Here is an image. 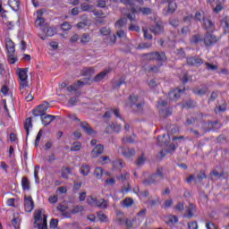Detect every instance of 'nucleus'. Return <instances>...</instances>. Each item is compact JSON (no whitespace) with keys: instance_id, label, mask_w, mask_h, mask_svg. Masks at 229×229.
<instances>
[{"instance_id":"obj_35","label":"nucleus","mask_w":229,"mask_h":229,"mask_svg":"<svg viewBox=\"0 0 229 229\" xmlns=\"http://www.w3.org/2000/svg\"><path fill=\"white\" fill-rule=\"evenodd\" d=\"M21 187H22V191H30V180L28 179V177H22L21 179Z\"/></svg>"},{"instance_id":"obj_59","label":"nucleus","mask_w":229,"mask_h":229,"mask_svg":"<svg viewBox=\"0 0 229 229\" xmlns=\"http://www.w3.org/2000/svg\"><path fill=\"white\" fill-rule=\"evenodd\" d=\"M153 46L151 43H140L138 45L137 49H149Z\"/></svg>"},{"instance_id":"obj_29","label":"nucleus","mask_w":229,"mask_h":229,"mask_svg":"<svg viewBox=\"0 0 229 229\" xmlns=\"http://www.w3.org/2000/svg\"><path fill=\"white\" fill-rule=\"evenodd\" d=\"M165 137H168L169 139V134H164L163 136H158L157 137V145L160 147L163 146H167V144H169V140H165Z\"/></svg>"},{"instance_id":"obj_37","label":"nucleus","mask_w":229,"mask_h":229,"mask_svg":"<svg viewBox=\"0 0 229 229\" xmlns=\"http://www.w3.org/2000/svg\"><path fill=\"white\" fill-rule=\"evenodd\" d=\"M67 206L64 205V204H60L57 206V210L59 212H62L63 216H65V217H70L69 216V212H66L67 211Z\"/></svg>"},{"instance_id":"obj_27","label":"nucleus","mask_w":229,"mask_h":229,"mask_svg":"<svg viewBox=\"0 0 229 229\" xmlns=\"http://www.w3.org/2000/svg\"><path fill=\"white\" fill-rule=\"evenodd\" d=\"M24 130L27 135H30V128H33V119L29 117L24 122Z\"/></svg>"},{"instance_id":"obj_44","label":"nucleus","mask_w":229,"mask_h":229,"mask_svg":"<svg viewBox=\"0 0 229 229\" xmlns=\"http://www.w3.org/2000/svg\"><path fill=\"white\" fill-rule=\"evenodd\" d=\"M7 61L11 65H13V64H15V62H17V56H15V55H13V53H8Z\"/></svg>"},{"instance_id":"obj_26","label":"nucleus","mask_w":229,"mask_h":229,"mask_svg":"<svg viewBox=\"0 0 229 229\" xmlns=\"http://www.w3.org/2000/svg\"><path fill=\"white\" fill-rule=\"evenodd\" d=\"M207 19L204 11H198L195 13L194 21L197 22H203Z\"/></svg>"},{"instance_id":"obj_9","label":"nucleus","mask_w":229,"mask_h":229,"mask_svg":"<svg viewBox=\"0 0 229 229\" xmlns=\"http://www.w3.org/2000/svg\"><path fill=\"white\" fill-rule=\"evenodd\" d=\"M89 83L83 81H77L73 84L67 87L68 92H76V96H81V91H78L79 87H83V85H88Z\"/></svg>"},{"instance_id":"obj_62","label":"nucleus","mask_w":229,"mask_h":229,"mask_svg":"<svg viewBox=\"0 0 229 229\" xmlns=\"http://www.w3.org/2000/svg\"><path fill=\"white\" fill-rule=\"evenodd\" d=\"M168 223L171 225H174L175 223H178V216L174 215H171L168 216Z\"/></svg>"},{"instance_id":"obj_42","label":"nucleus","mask_w":229,"mask_h":229,"mask_svg":"<svg viewBox=\"0 0 229 229\" xmlns=\"http://www.w3.org/2000/svg\"><path fill=\"white\" fill-rule=\"evenodd\" d=\"M38 229H47V216L43 215L42 224H37Z\"/></svg>"},{"instance_id":"obj_11","label":"nucleus","mask_w":229,"mask_h":229,"mask_svg":"<svg viewBox=\"0 0 229 229\" xmlns=\"http://www.w3.org/2000/svg\"><path fill=\"white\" fill-rule=\"evenodd\" d=\"M118 151L125 158H131V157H135L136 155L135 148H130L129 147H120Z\"/></svg>"},{"instance_id":"obj_2","label":"nucleus","mask_w":229,"mask_h":229,"mask_svg":"<svg viewBox=\"0 0 229 229\" xmlns=\"http://www.w3.org/2000/svg\"><path fill=\"white\" fill-rule=\"evenodd\" d=\"M145 105L146 102L144 100H139V95H135L134 93L130 95L127 106H130L133 114H135V112H142Z\"/></svg>"},{"instance_id":"obj_3","label":"nucleus","mask_w":229,"mask_h":229,"mask_svg":"<svg viewBox=\"0 0 229 229\" xmlns=\"http://www.w3.org/2000/svg\"><path fill=\"white\" fill-rule=\"evenodd\" d=\"M164 180V168L157 167L155 174H151L148 179L142 182L145 187H148V185H153L155 183H158Z\"/></svg>"},{"instance_id":"obj_49","label":"nucleus","mask_w":229,"mask_h":229,"mask_svg":"<svg viewBox=\"0 0 229 229\" xmlns=\"http://www.w3.org/2000/svg\"><path fill=\"white\" fill-rule=\"evenodd\" d=\"M69 174H71V168H69V167H65L61 172V176L64 180H67V178H69Z\"/></svg>"},{"instance_id":"obj_40","label":"nucleus","mask_w":229,"mask_h":229,"mask_svg":"<svg viewBox=\"0 0 229 229\" xmlns=\"http://www.w3.org/2000/svg\"><path fill=\"white\" fill-rule=\"evenodd\" d=\"M109 128H111L112 131H114V133H119L121 130H123V126L121 124H117L115 123H113L109 125Z\"/></svg>"},{"instance_id":"obj_47","label":"nucleus","mask_w":229,"mask_h":229,"mask_svg":"<svg viewBox=\"0 0 229 229\" xmlns=\"http://www.w3.org/2000/svg\"><path fill=\"white\" fill-rule=\"evenodd\" d=\"M139 12H141L143 15H151L153 10L149 7H140Z\"/></svg>"},{"instance_id":"obj_34","label":"nucleus","mask_w":229,"mask_h":229,"mask_svg":"<svg viewBox=\"0 0 229 229\" xmlns=\"http://www.w3.org/2000/svg\"><path fill=\"white\" fill-rule=\"evenodd\" d=\"M128 19L126 18H120L114 24V28H124V25L127 24Z\"/></svg>"},{"instance_id":"obj_39","label":"nucleus","mask_w":229,"mask_h":229,"mask_svg":"<svg viewBox=\"0 0 229 229\" xmlns=\"http://www.w3.org/2000/svg\"><path fill=\"white\" fill-rule=\"evenodd\" d=\"M160 115H162V117H169V115H173V108L167 107V108L162 109L160 111Z\"/></svg>"},{"instance_id":"obj_41","label":"nucleus","mask_w":229,"mask_h":229,"mask_svg":"<svg viewBox=\"0 0 229 229\" xmlns=\"http://www.w3.org/2000/svg\"><path fill=\"white\" fill-rule=\"evenodd\" d=\"M97 216L100 221V223H108V216L103 213V211H98Z\"/></svg>"},{"instance_id":"obj_10","label":"nucleus","mask_w":229,"mask_h":229,"mask_svg":"<svg viewBox=\"0 0 229 229\" xmlns=\"http://www.w3.org/2000/svg\"><path fill=\"white\" fill-rule=\"evenodd\" d=\"M183 92H185V88L182 89H175L168 93V98L170 101H178V99L182 98V94H183Z\"/></svg>"},{"instance_id":"obj_55","label":"nucleus","mask_w":229,"mask_h":229,"mask_svg":"<svg viewBox=\"0 0 229 229\" xmlns=\"http://www.w3.org/2000/svg\"><path fill=\"white\" fill-rule=\"evenodd\" d=\"M81 149V143L80 141L73 142V147L70 148V151H80Z\"/></svg>"},{"instance_id":"obj_17","label":"nucleus","mask_w":229,"mask_h":229,"mask_svg":"<svg viewBox=\"0 0 229 229\" xmlns=\"http://www.w3.org/2000/svg\"><path fill=\"white\" fill-rule=\"evenodd\" d=\"M80 126L81 128L83 129V131L87 133V135H96V133H98L94 129H92L90 124H89V123L87 122H81L80 123Z\"/></svg>"},{"instance_id":"obj_5","label":"nucleus","mask_w":229,"mask_h":229,"mask_svg":"<svg viewBox=\"0 0 229 229\" xmlns=\"http://www.w3.org/2000/svg\"><path fill=\"white\" fill-rule=\"evenodd\" d=\"M88 203L89 205H93L94 207H98V208H108L109 207L108 200L105 199H98L97 198H94L92 196H89L88 198Z\"/></svg>"},{"instance_id":"obj_60","label":"nucleus","mask_w":229,"mask_h":229,"mask_svg":"<svg viewBox=\"0 0 229 229\" xmlns=\"http://www.w3.org/2000/svg\"><path fill=\"white\" fill-rule=\"evenodd\" d=\"M196 121H198V118H196V117L187 118L186 123L184 124H185V126H191V125L194 124L196 123Z\"/></svg>"},{"instance_id":"obj_53","label":"nucleus","mask_w":229,"mask_h":229,"mask_svg":"<svg viewBox=\"0 0 229 229\" xmlns=\"http://www.w3.org/2000/svg\"><path fill=\"white\" fill-rule=\"evenodd\" d=\"M112 33V30L108 27H103L100 29V34L103 35V37H106Z\"/></svg>"},{"instance_id":"obj_18","label":"nucleus","mask_w":229,"mask_h":229,"mask_svg":"<svg viewBox=\"0 0 229 229\" xmlns=\"http://www.w3.org/2000/svg\"><path fill=\"white\" fill-rule=\"evenodd\" d=\"M40 117V120L42 122V124H44V126H49V124H51V123H53V121H55V119H56V116L53 115V114H43Z\"/></svg>"},{"instance_id":"obj_1","label":"nucleus","mask_w":229,"mask_h":229,"mask_svg":"<svg viewBox=\"0 0 229 229\" xmlns=\"http://www.w3.org/2000/svg\"><path fill=\"white\" fill-rule=\"evenodd\" d=\"M145 60L148 62H158V65H154L148 68V72H160V68L164 65V62H167V56H165V53L164 52H151L148 54L143 55Z\"/></svg>"},{"instance_id":"obj_23","label":"nucleus","mask_w":229,"mask_h":229,"mask_svg":"<svg viewBox=\"0 0 229 229\" xmlns=\"http://www.w3.org/2000/svg\"><path fill=\"white\" fill-rule=\"evenodd\" d=\"M135 202L133 201V199L128 197L125 198L122 202L121 205L123 208H131L133 207V204Z\"/></svg>"},{"instance_id":"obj_54","label":"nucleus","mask_w":229,"mask_h":229,"mask_svg":"<svg viewBox=\"0 0 229 229\" xmlns=\"http://www.w3.org/2000/svg\"><path fill=\"white\" fill-rule=\"evenodd\" d=\"M112 114L117 118L123 121V117L121 116V110L119 108H111Z\"/></svg>"},{"instance_id":"obj_64","label":"nucleus","mask_w":229,"mask_h":229,"mask_svg":"<svg viewBox=\"0 0 229 229\" xmlns=\"http://www.w3.org/2000/svg\"><path fill=\"white\" fill-rule=\"evenodd\" d=\"M188 228L189 229H198V222L192 221L191 223H188Z\"/></svg>"},{"instance_id":"obj_45","label":"nucleus","mask_w":229,"mask_h":229,"mask_svg":"<svg viewBox=\"0 0 229 229\" xmlns=\"http://www.w3.org/2000/svg\"><path fill=\"white\" fill-rule=\"evenodd\" d=\"M208 91V88L204 87L200 89H194L193 93L196 94L197 96H205V94H207Z\"/></svg>"},{"instance_id":"obj_48","label":"nucleus","mask_w":229,"mask_h":229,"mask_svg":"<svg viewBox=\"0 0 229 229\" xmlns=\"http://www.w3.org/2000/svg\"><path fill=\"white\" fill-rule=\"evenodd\" d=\"M47 37H55V35H56V28L55 27H48L47 29Z\"/></svg>"},{"instance_id":"obj_19","label":"nucleus","mask_w":229,"mask_h":229,"mask_svg":"<svg viewBox=\"0 0 229 229\" xmlns=\"http://www.w3.org/2000/svg\"><path fill=\"white\" fill-rule=\"evenodd\" d=\"M104 151H105V147L103 145L101 144L97 145L91 151L92 158H98L99 155H103Z\"/></svg>"},{"instance_id":"obj_7","label":"nucleus","mask_w":229,"mask_h":229,"mask_svg":"<svg viewBox=\"0 0 229 229\" xmlns=\"http://www.w3.org/2000/svg\"><path fill=\"white\" fill-rule=\"evenodd\" d=\"M49 110V103H45L39 105L38 107L33 109L32 114L34 117H40L41 115L47 114V111Z\"/></svg>"},{"instance_id":"obj_20","label":"nucleus","mask_w":229,"mask_h":229,"mask_svg":"<svg viewBox=\"0 0 229 229\" xmlns=\"http://www.w3.org/2000/svg\"><path fill=\"white\" fill-rule=\"evenodd\" d=\"M37 19L35 21V26L36 28H40V26H44L45 22H46V19H44L42 17V15H44V12H42V10H39L37 12Z\"/></svg>"},{"instance_id":"obj_13","label":"nucleus","mask_w":229,"mask_h":229,"mask_svg":"<svg viewBox=\"0 0 229 229\" xmlns=\"http://www.w3.org/2000/svg\"><path fill=\"white\" fill-rule=\"evenodd\" d=\"M24 203L25 212H32L33 208H35V202H33V198H31V196L25 197Z\"/></svg>"},{"instance_id":"obj_24","label":"nucleus","mask_w":229,"mask_h":229,"mask_svg":"<svg viewBox=\"0 0 229 229\" xmlns=\"http://www.w3.org/2000/svg\"><path fill=\"white\" fill-rule=\"evenodd\" d=\"M108 72H110V71H108V70H105L104 72H99L98 74H97L95 76V78H93L92 81H94L95 83H98V82L101 81V80H105V78L106 77V74H108Z\"/></svg>"},{"instance_id":"obj_25","label":"nucleus","mask_w":229,"mask_h":229,"mask_svg":"<svg viewBox=\"0 0 229 229\" xmlns=\"http://www.w3.org/2000/svg\"><path fill=\"white\" fill-rule=\"evenodd\" d=\"M5 47L7 49V53H15V43H13L10 38L5 40Z\"/></svg>"},{"instance_id":"obj_43","label":"nucleus","mask_w":229,"mask_h":229,"mask_svg":"<svg viewBox=\"0 0 229 229\" xmlns=\"http://www.w3.org/2000/svg\"><path fill=\"white\" fill-rule=\"evenodd\" d=\"M196 102L194 100H188L182 104V108H195Z\"/></svg>"},{"instance_id":"obj_51","label":"nucleus","mask_w":229,"mask_h":229,"mask_svg":"<svg viewBox=\"0 0 229 229\" xmlns=\"http://www.w3.org/2000/svg\"><path fill=\"white\" fill-rule=\"evenodd\" d=\"M180 80L183 84H185L188 81H192V76H189V74L183 73V76H180Z\"/></svg>"},{"instance_id":"obj_16","label":"nucleus","mask_w":229,"mask_h":229,"mask_svg":"<svg viewBox=\"0 0 229 229\" xmlns=\"http://www.w3.org/2000/svg\"><path fill=\"white\" fill-rule=\"evenodd\" d=\"M202 22V28H204L206 31H210L211 33L215 31L216 25L214 24L213 21H211V20H209L208 18H205V20Z\"/></svg>"},{"instance_id":"obj_50","label":"nucleus","mask_w":229,"mask_h":229,"mask_svg":"<svg viewBox=\"0 0 229 229\" xmlns=\"http://www.w3.org/2000/svg\"><path fill=\"white\" fill-rule=\"evenodd\" d=\"M113 165L114 167H116V169H123V167H124V162L123 159H117L114 161Z\"/></svg>"},{"instance_id":"obj_61","label":"nucleus","mask_w":229,"mask_h":229,"mask_svg":"<svg viewBox=\"0 0 229 229\" xmlns=\"http://www.w3.org/2000/svg\"><path fill=\"white\" fill-rule=\"evenodd\" d=\"M41 219H42V211L38 210L34 215L35 225H37V223H38V221H40Z\"/></svg>"},{"instance_id":"obj_57","label":"nucleus","mask_w":229,"mask_h":229,"mask_svg":"<svg viewBox=\"0 0 229 229\" xmlns=\"http://www.w3.org/2000/svg\"><path fill=\"white\" fill-rule=\"evenodd\" d=\"M90 42V35L89 34H83L81 39V44H89Z\"/></svg>"},{"instance_id":"obj_56","label":"nucleus","mask_w":229,"mask_h":229,"mask_svg":"<svg viewBox=\"0 0 229 229\" xmlns=\"http://www.w3.org/2000/svg\"><path fill=\"white\" fill-rule=\"evenodd\" d=\"M42 133H44V131L40 129L35 140L36 148L38 147V144H40V139H42Z\"/></svg>"},{"instance_id":"obj_46","label":"nucleus","mask_w":229,"mask_h":229,"mask_svg":"<svg viewBox=\"0 0 229 229\" xmlns=\"http://www.w3.org/2000/svg\"><path fill=\"white\" fill-rule=\"evenodd\" d=\"M104 173H105V170H103V168L101 167H97L94 171V174L97 178H98V180H100V178L103 177Z\"/></svg>"},{"instance_id":"obj_52","label":"nucleus","mask_w":229,"mask_h":229,"mask_svg":"<svg viewBox=\"0 0 229 229\" xmlns=\"http://www.w3.org/2000/svg\"><path fill=\"white\" fill-rule=\"evenodd\" d=\"M143 37L146 38V40H151L153 38V35L149 34V30H148V28H143Z\"/></svg>"},{"instance_id":"obj_4","label":"nucleus","mask_w":229,"mask_h":229,"mask_svg":"<svg viewBox=\"0 0 229 229\" xmlns=\"http://www.w3.org/2000/svg\"><path fill=\"white\" fill-rule=\"evenodd\" d=\"M16 73L20 80V90H24L30 83L28 81V68H17Z\"/></svg>"},{"instance_id":"obj_63","label":"nucleus","mask_w":229,"mask_h":229,"mask_svg":"<svg viewBox=\"0 0 229 229\" xmlns=\"http://www.w3.org/2000/svg\"><path fill=\"white\" fill-rule=\"evenodd\" d=\"M50 228H53V229L58 228V219H56V218H52V219L50 220Z\"/></svg>"},{"instance_id":"obj_12","label":"nucleus","mask_w":229,"mask_h":229,"mask_svg":"<svg viewBox=\"0 0 229 229\" xmlns=\"http://www.w3.org/2000/svg\"><path fill=\"white\" fill-rule=\"evenodd\" d=\"M151 33H154V35H162L164 33L165 29L164 25L162 24V21H157L155 26H151L149 28Z\"/></svg>"},{"instance_id":"obj_38","label":"nucleus","mask_w":229,"mask_h":229,"mask_svg":"<svg viewBox=\"0 0 229 229\" xmlns=\"http://www.w3.org/2000/svg\"><path fill=\"white\" fill-rule=\"evenodd\" d=\"M81 9L82 12H94L95 10L94 5L86 3L81 4Z\"/></svg>"},{"instance_id":"obj_33","label":"nucleus","mask_w":229,"mask_h":229,"mask_svg":"<svg viewBox=\"0 0 229 229\" xmlns=\"http://www.w3.org/2000/svg\"><path fill=\"white\" fill-rule=\"evenodd\" d=\"M116 180H118V182H122L123 183H124V182H128V180H130V173H124L117 175Z\"/></svg>"},{"instance_id":"obj_32","label":"nucleus","mask_w":229,"mask_h":229,"mask_svg":"<svg viewBox=\"0 0 229 229\" xmlns=\"http://www.w3.org/2000/svg\"><path fill=\"white\" fill-rule=\"evenodd\" d=\"M80 173L82 176H89L90 173V166L89 165H82L80 168Z\"/></svg>"},{"instance_id":"obj_36","label":"nucleus","mask_w":229,"mask_h":229,"mask_svg":"<svg viewBox=\"0 0 229 229\" xmlns=\"http://www.w3.org/2000/svg\"><path fill=\"white\" fill-rule=\"evenodd\" d=\"M82 76H92L96 72L94 67L84 68L82 71Z\"/></svg>"},{"instance_id":"obj_8","label":"nucleus","mask_w":229,"mask_h":229,"mask_svg":"<svg viewBox=\"0 0 229 229\" xmlns=\"http://www.w3.org/2000/svg\"><path fill=\"white\" fill-rule=\"evenodd\" d=\"M186 63L191 67H201L205 64V61L199 56H190L186 58Z\"/></svg>"},{"instance_id":"obj_58","label":"nucleus","mask_w":229,"mask_h":229,"mask_svg":"<svg viewBox=\"0 0 229 229\" xmlns=\"http://www.w3.org/2000/svg\"><path fill=\"white\" fill-rule=\"evenodd\" d=\"M84 208L83 206H75L71 210L72 214H79V212H83Z\"/></svg>"},{"instance_id":"obj_21","label":"nucleus","mask_w":229,"mask_h":229,"mask_svg":"<svg viewBox=\"0 0 229 229\" xmlns=\"http://www.w3.org/2000/svg\"><path fill=\"white\" fill-rule=\"evenodd\" d=\"M120 226L124 225L126 221V217H124V212L117 211L116 212V218L114 220Z\"/></svg>"},{"instance_id":"obj_15","label":"nucleus","mask_w":229,"mask_h":229,"mask_svg":"<svg viewBox=\"0 0 229 229\" xmlns=\"http://www.w3.org/2000/svg\"><path fill=\"white\" fill-rule=\"evenodd\" d=\"M114 3H123V4H125L126 6L131 7V13H139V11L135 8V0H113Z\"/></svg>"},{"instance_id":"obj_28","label":"nucleus","mask_w":229,"mask_h":229,"mask_svg":"<svg viewBox=\"0 0 229 229\" xmlns=\"http://www.w3.org/2000/svg\"><path fill=\"white\" fill-rule=\"evenodd\" d=\"M168 3V13H174L178 5L175 4L174 0H165Z\"/></svg>"},{"instance_id":"obj_30","label":"nucleus","mask_w":229,"mask_h":229,"mask_svg":"<svg viewBox=\"0 0 229 229\" xmlns=\"http://www.w3.org/2000/svg\"><path fill=\"white\" fill-rule=\"evenodd\" d=\"M221 26L223 27L225 33H229V19H228V16H225L222 19Z\"/></svg>"},{"instance_id":"obj_31","label":"nucleus","mask_w":229,"mask_h":229,"mask_svg":"<svg viewBox=\"0 0 229 229\" xmlns=\"http://www.w3.org/2000/svg\"><path fill=\"white\" fill-rule=\"evenodd\" d=\"M190 42L191 44H199V42H203V37L199 34H195L191 36Z\"/></svg>"},{"instance_id":"obj_14","label":"nucleus","mask_w":229,"mask_h":229,"mask_svg":"<svg viewBox=\"0 0 229 229\" xmlns=\"http://www.w3.org/2000/svg\"><path fill=\"white\" fill-rule=\"evenodd\" d=\"M196 212H198L196 209V205L190 203L188 207H186V213L184 214V217H187V219H192Z\"/></svg>"},{"instance_id":"obj_22","label":"nucleus","mask_w":229,"mask_h":229,"mask_svg":"<svg viewBox=\"0 0 229 229\" xmlns=\"http://www.w3.org/2000/svg\"><path fill=\"white\" fill-rule=\"evenodd\" d=\"M8 6L14 12H19L21 6V0H8Z\"/></svg>"},{"instance_id":"obj_6","label":"nucleus","mask_w":229,"mask_h":229,"mask_svg":"<svg viewBox=\"0 0 229 229\" xmlns=\"http://www.w3.org/2000/svg\"><path fill=\"white\" fill-rule=\"evenodd\" d=\"M203 42L206 47H210L211 46H214L219 42V38L216 37V35L211 34L210 32H207L203 37Z\"/></svg>"}]
</instances>
